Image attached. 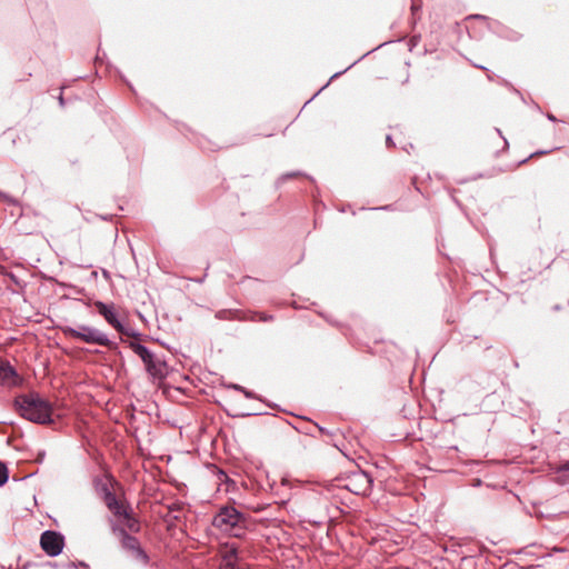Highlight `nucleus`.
Here are the masks:
<instances>
[{
  "mask_svg": "<svg viewBox=\"0 0 569 569\" xmlns=\"http://www.w3.org/2000/svg\"><path fill=\"white\" fill-rule=\"evenodd\" d=\"M16 410L24 419L40 425L52 422V406L37 392L20 395L14 399Z\"/></svg>",
  "mask_w": 569,
  "mask_h": 569,
  "instance_id": "obj_1",
  "label": "nucleus"
},
{
  "mask_svg": "<svg viewBox=\"0 0 569 569\" xmlns=\"http://www.w3.org/2000/svg\"><path fill=\"white\" fill-rule=\"evenodd\" d=\"M211 523L221 532L234 538H242L246 535V518L232 506L221 507Z\"/></svg>",
  "mask_w": 569,
  "mask_h": 569,
  "instance_id": "obj_2",
  "label": "nucleus"
},
{
  "mask_svg": "<svg viewBox=\"0 0 569 569\" xmlns=\"http://www.w3.org/2000/svg\"><path fill=\"white\" fill-rule=\"evenodd\" d=\"M62 332L69 338L78 339L89 345L108 347L111 350L118 348L103 331L91 326L79 325L77 328L63 327Z\"/></svg>",
  "mask_w": 569,
  "mask_h": 569,
  "instance_id": "obj_3",
  "label": "nucleus"
},
{
  "mask_svg": "<svg viewBox=\"0 0 569 569\" xmlns=\"http://www.w3.org/2000/svg\"><path fill=\"white\" fill-rule=\"evenodd\" d=\"M371 483L372 480L367 472L357 470L351 472V475L346 479L343 488L355 495H366L370 491Z\"/></svg>",
  "mask_w": 569,
  "mask_h": 569,
  "instance_id": "obj_4",
  "label": "nucleus"
},
{
  "mask_svg": "<svg viewBox=\"0 0 569 569\" xmlns=\"http://www.w3.org/2000/svg\"><path fill=\"white\" fill-rule=\"evenodd\" d=\"M40 546L49 557H57L62 552L64 537L60 532L46 530L41 533Z\"/></svg>",
  "mask_w": 569,
  "mask_h": 569,
  "instance_id": "obj_5",
  "label": "nucleus"
},
{
  "mask_svg": "<svg viewBox=\"0 0 569 569\" xmlns=\"http://www.w3.org/2000/svg\"><path fill=\"white\" fill-rule=\"evenodd\" d=\"M110 528L114 536L120 540L121 548L128 552L133 551L140 541L134 536L130 535L123 527L110 519Z\"/></svg>",
  "mask_w": 569,
  "mask_h": 569,
  "instance_id": "obj_6",
  "label": "nucleus"
},
{
  "mask_svg": "<svg viewBox=\"0 0 569 569\" xmlns=\"http://www.w3.org/2000/svg\"><path fill=\"white\" fill-rule=\"evenodd\" d=\"M94 307L98 313L103 317V319L116 330L123 329V325L118 319V315L113 303H106L103 301L97 300L94 301Z\"/></svg>",
  "mask_w": 569,
  "mask_h": 569,
  "instance_id": "obj_7",
  "label": "nucleus"
},
{
  "mask_svg": "<svg viewBox=\"0 0 569 569\" xmlns=\"http://www.w3.org/2000/svg\"><path fill=\"white\" fill-rule=\"evenodd\" d=\"M146 371L153 378L158 380L164 379L168 373V365L162 357L152 353L151 359L146 361L144 363Z\"/></svg>",
  "mask_w": 569,
  "mask_h": 569,
  "instance_id": "obj_8",
  "label": "nucleus"
},
{
  "mask_svg": "<svg viewBox=\"0 0 569 569\" xmlns=\"http://www.w3.org/2000/svg\"><path fill=\"white\" fill-rule=\"evenodd\" d=\"M102 500L114 517L120 518L121 515H126L127 507L119 502L113 492H110L109 495L104 496Z\"/></svg>",
  "mask_w": 569,
  "mask_h": 569,
  "instance_id": "obj_9",
  "label": "nucleus"
},
{
  "mask_svg": "<svg viewBox=\"0 0 569 569\" xmlns=\"http://www.w3.org/2000/svg\"><path fill=\"white\" fill-rule=\"evenodd\" d=\"M16 378V369L8 361L0 359V382L11 385Z\"/></svg>",
  "mask_w": 569,
  "mask_h": 569,
  "instance_id": "obj_10",
  "label": "nucleus"
},
{
  "mask_svg": "<svg viewBox=\"0 0 569 569\" xmlns=\"http://www.w3.org/2000/svg\"><path fill=\"white\" fill-rule=\"evenodd\" d=\"M222 558L226 561V569L236 568L234 562L239 558L238 547L233 543H231V545L227 543L226 551H224Z\"/></svg>",
  "mask_w": 569,
  "mask_h": 569,
  "instance_id": "obj_11",
  "label": "nucleus"
},
{
  "mask_svg": "<svg viewBox=\"0 0 569 569\" xmlns=\"http://www.w3.org/2000/svg\"><path fill=\"white\" fill-rule=\"evenodd\" d=\"M120 518H123L124 523H123L122 527L127 531H130V532H133V533H138L140 531V529H141L140 522H139V520L136 517H133L131 515L129 508L126 509V515H121Z\"/></svg>",
  "mask_w": 569,
  "mask_h": 569,
  "instance_id": "obj_12",
  "label": "nucleus"
},
{
  "mask_svg": "<svg viewBox=\"0 0 569 569\" xmlns=\"http://www.w3.org/2000/svg\"><path fill=\"white\" fill-rule=\"evenodd\" d=\"M128 347L142 360L143 363L149 361L153 353L146 346L136 341H129Z\"/></svg>",
  "mask_w": 569,
  "mask_h": 569,
  "instance_id": "obj_13",
  "label": "nucleus"
},
{
  "mask_svg": "<svg viewBox=\"0 0 569 569\" xmlns=\"http://www.w3.org/2000/svg\"><path fill=\"white\" fill-rule=\"evenodd\" d=\"M128 347L142 360L143 363L149 361L153 353L146 346L136 341H129Z\"/></svg>",
  "mask_w": 569,
  "mask_h": 569,
  "instance_id": "obj_14",
  "label": "nucleus"
},
{
  "mask_svg": "<svg viewBox=\"0 0 569 569\" xmlns=\"http://www.w3.org/2000/svg\"><path fill=\"white\" fill-rule=\"evenodd\" d=\"M130 555L134 560L141 562L144 566L149 563L150 558L148 553L142 549L141 543L133 551H130Z\"/></svg>",
  "mask_w": 569,
  "mask_h": 569,
  "instance_id": "obj_15",
  "label": "nucleus"
},
{
  "mask_svg": "<svg viewBox=\"0 0 569 569\" xmlns=\"http://www.w3.org/2000/svg\"><path fill=\"white\" fill-rule=\"evenodd\" d=\"M93 485L97 492L101 496V498L112 492L109 488V485L99 477L94 478Z\"/></svg>",
  "mask_w": 569,
  "mask_h": 569,
  "instance_id": "obj_16",
  "label": "nucleus"
},
{
  "mask_svg": "<svg viewBox=\"0 0 569 569\" xmlns=\"http://www.w3.org/2000/svg\"><path fill=\"white\" fill-rule=\"evenodd\" d=\"M0 201L9 204V206H17L19 202L16 198H13L12 196L3 192L0 190Z\"/></svg>",
  "mask_w": 569,
  "mask_h": 569,
  "instance_id": "obj_17",
  "label": "nucleus"
},
{
  "mask_svg": "<svg viewBox=\"0 0 569 569\" xmlns=\"http://www.w3.org/2000/svg\"><path fill=\"white\" fill-rule=\"evenodd\" d=\"M8 468L3 462L0 461V487L8 481Z\"/></svg>",
  "mask_w": 569,
  "mask_h": 569,
  "instance_id": "obj_18",
  "label": "nucleus"
},
{
  "mask_svg": "<svg viewBox=\"0 0 569 569\" xmlns=\"http://www.w3.org/2000/svg\"><path fill=\"white\" fill-rule=\"evenodd\" d=\"M119 333L121 335H124V336H128V337H132V338H138L140 337V333L131 328H128V327H124L123 326V329L121 330H117Z\"/></svg>",
  "mask_w": 569,
  "mask_h": 569,
  "instance_id": "obj_19",
  "label": "nucleus"
},
{
  "mask_svg": "<svg viewBox=\"0 0 569 569\" xmlns=\"http://www.w3.org/2000/svg\"><path fill=\"white\" fill-rule=\"evenodd\" d=\"M252 320L268 322V321H272L273 320V316L267 315V313H263V312H259V313H256V316H254V318H252Z\"/></svg>",
  "mask_w": 569,
  "mask_h": 569,
  "instance_id": "obj_20",
  "label": "nucleus"
},
{
  "mask_svg": "<svg viewBox=\"0 0 569 569\" xmlns=\"http://www.w3.org/2000/svg\"><path fill=\"white\" fill-rule=\"evenodd\" d=\"M558 472H569V460L558 467Z\"/></svg>",
  "mask_w": 569,
  "mask_h": 569,
  "instance_id": "obj_21",
  "label": "nucleus"
},
{
  "mask_svg": "<svg viewBox=\"0 0 569 569\" xmlns=\"http://www.w3.org/2000/svg\"><path fill=\"white\" fill-rule=\"evenodd\" d=\"M227 388L229 389H233V390H237V391H240L242 392L243 388L242 386L238 385V383H229V385H226Z\"/></svg>",
  "mask_w": 569,
  "mask_h": 569,
  "instance_id": "obj_22",
  "label": "nucleus"
},
{
  "mask_svg": "<svg viewBox=\"0 0 569 569\" xmlns=\"http://www.w3.org/2000/svg\"><path fill=\"white\" fill-rule=\"evenodd\" d=\"M297 174H298V172L286 173V174H283V176H281V177L279 178L278 182H283V181H286L287 179L292 178V177H295V176H297Z\"/></svg>",
  "mask_w": 569,
  "mask_h": 569,
  "instance_id": "obj_23",
  "label": "nucleus"
},
{
  "mask_svg": "<svg viewBox=\"0 0 569 569\" xmlns=\"http://www.w3.org/2000/svg\"><path fill=\"white\" fill-rule=\"evenodd\" d=\"M242 393L248 399H254L256 398V395L252 391H250V390H248L246 388H243Z\"/></svg>",
  "mask_w": 569,
  "mask_h": 569,
  "instance_id": "obj_24",
  "label": "nucleus"
},
{
  "mask_svg": "<svg viewBox=\"0 0 569 569\" xmlns=\"http://www.w3.org/2000/svg\"><path fill=\"white\" fill-rule=\"evenodd\" d=\"M386 143H387L388 147H393L395 146L391 136H387L386 137Z\"/></svg>",
  "mask_w": 569,
  "mask_h": 569,
  "instance_id": "obj_25",
  "label": "nucleus"
},
{
  "mask_svg": "<svg viewBox=\"0 0 569 569\" xmlns=\"http://www.w3.org/2000/svg\"><path fill=\"white\" fill-rule=\"evenodd\" d=\"M352 66H353V64L349 66V67H348L346 70H343V71L336 72V73L330 78V80H332V79H335V78L339 77L340 74H342L343 72H346L348 69H350Z\"/></svg>",
  "mask_w": 569,
  "mask_h": 569,
  "instance_id": "obj_26",
  "label": "nucleus"
},
{
  "mask_svg": "<svg viewBox=\"0 0 569 569\" xmlns=\"http://www.w3.org/2000/svg\"><path fill=\"white\" fill-rule=\"evenodd\" d=\"M547 118H548V120H550L552 122L557 121V118L553 114H551V113H548Z\"/></svg>",
  "mask_w": 569,
  "mask_h": 569,
  "instance_id": "obj_27",
  "label": "nucleus"
},
{
  "mask_svg": "<svg viewBox=\"0 0 569 569\" xmlns=\"http://www.w3.org/2000/svg\"><path fill=\"white\" fill-rule=\"evenodd\" d=\"M546 153H548V151H537V152H533L532 154H530V158L538 156V154H546Z\"/></svg>",
  "mask_w": 569,
  "mask_h": 569,
  "instance_id": "obj_28",
  "label": "nucleus"
},
{
  "mask_svg": "<svg viewBox=\"0 0 569 569\" xmlns=\"http://www.w3.org/2000/svg\"><path fill=\"white\" fill-rule=\"evenodd\" d=\"M43 459H44V452H40V453H39V457H38V461H39V462H42V461H43Z\"/></svg>",
  "mask_w": 569,
  "mask_h": 569,
  "instance_id": "obj_29",
  "label": "nucleus"
},
{
  "mask_svg": "<svg viewBox=\"0 0 569 569\" xmlns=\"http://www.w3.org/2000/svg\"><path fill=\"white\" fill-rule=\"evenodd\" d=\"M59 103H60V106H64V99H63L62 94L59 96Z\"/></svg>",
  "mask_w": 569,
  "mask_h": 569,
  "instance_id": "obj_30",
  "label": "nucleus"
},
{
  "mask_svg": "<svg viewBox=\"0 0 569 569\" xmlns=\"http://www.w3.org/2000/svg\"><path fill=\"white\" fill-rule=\"evenodd\" d=\"M179 508L180 507L178 505H173L169 509H170V511H174V510H179Z\"/></svg>",
  "mask_w": 569,
  "mask_h": 569,
  "instance_id": "obj_31",
  "label": "nucleus"
},
{
  "mask_svg": "<svg viewBox=\"0 0 569 569\" xmlns=\"http://www.w3.org/2000/svg\"><path fill=\"white\" fill-rule=\"evenodd\" d=\"M329 86V82L325 83V86L313 96L316 97L321 90H323L325 88H327Z\"/></svg>",
  "mask_w": 569,
  "mask_h": 569,
  "instance_id": "obj_32",
  "label": "nucleus"
},
{
  "mask_svg": "<svg viewBox=\"0 0 569 569\" xmlns=\"http://www.w3.org/2000/svg\"><path fill=\"white\" fill-rule=\"evenodd\" d=\"M319 429H320L321 433H323V435H325V433H326V435H327V433H329V432H328L325 428H322V427H320Z\"/></svg>",
  "mask_w": 569,
  "mask_h": 569,
  "instance_id": "obj_33",
  "label": "nucleus"
},
{
  "mask_svg": "<svg viewBox=\"0 0 569 569\" xmlns=\"http://www.w3.org/2000/svg\"><path fill=\"white\" fill-rule=\"evenodd\" d=\"M102 273H103L104 278H109V272L107 270H103Z\"/></svg>",
  "mask_w": 569,
  "mask_h": 569,
  "instance_id": "obj_34",
  "label": "nucleus"
},
{
  "mask_svg": "<svg viewBox=\"0 0 569 569\" xmlns=\"http://www.w3.org/2000/svg\"><path fill=\"white\" fill-rule=\"evenodd\" d=\"M79 566L84 567V568H87V569L89 568V567H88V565H87V563H84V562H80V563H79Z\"/></svg>",
  "mask_w": 569,
  "mask_h": 569,
  "instance_id": "obj_35",
  "label": "nucleus"
},
{
  "mask_svg": "<svg viewBox=\"0 0 569 569\" xmlns=\"http://www.w3.org/2000/svg\"><path fill=\"white\" fill-rule=\"evenodd\" d=\"M476 68H479V69H482V70H487L483 66H480V64H476Z\"/></svg>",
  "mask_w": 569,
  "mask_h": 569,
  "instance_id": "obj_36",
  "label": "nucleus"
}]
</instances>
